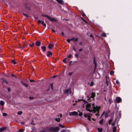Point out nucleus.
Segmentation results:
<instances>
[{"instance_id": "nucleus-1", "label": "nucleus", "mask_w": 132, "mask_h": 132, "mask_svg": "<svg viewBox=\"0 0 132 132\" xmlns=\"http://www.w3.org/2000/svg\"><path fill=\"white\" fill-rule=\"evenodd\" d=\"M86 109L90 112H93L94 113L97 112V113L95 115L97 116L98 115V113L100 109V107L95 104L94 103L91 104V103L87 104L86 106Z\"/></svg>"}, {"instance_id": "nucleus-2", "label": "nucleus", "mask_w": 132, "mask_h": 132, "mask_svg": "<svg viewBox=\"0 0 132 132\" xmlns=\"http://www.w3.org/2000/svg\"><path fill=\"white\" fill-rule=\"evenodd\" d=\"M45 130L47 132H58L59 131V128L58 127L54 128L51 127L46 128Z\"/></svg>"}, {"instance_id": "nucleus-3", "label": "nucleus", "mask_w": 132, "mask_h": 132, "mask_svg": "<svg viewBox=\"0 0 132 132\" xmlns=\"http://www.w3.org/2000/svg\"><path fill=\"white\" fill-rule=\"evenodd\" d=\"M95 96V93H91V96H90V97H88L87 98V100L89 101H90L91 100H93Z\"/></svg>"}, {"instance_id": "nucleus-4", "label": "nucleus", "mask_w": 132, "mask_h": 132, "mask_svg": "<svg viewBox=\"0 0 132 132\" xmlns=\"http://www.w3.org/2000/svg\"><path fill=\"white\" fill-rule=\"evenodd\" d=\"M42 16H43L46 17L48 19L51 21H52L54 22L56 21V19L54 18L50 17L48 15H42Z\"/></svg>"}, {"instance_id": "nucleus-5", "label": "nucleus", "mask_w": 132, "mask_h": 132, "mask_svg": "<svg viewBox=\"0 0 132 132\" xmlns=\"http://www.w3.org/2000/svg\"><path fill=\"white\" fill-rule=\"evenodd\" d=\"M69 115L70 116H78V113L76 111H73L72 112H70L69 113Z\"/></svg>"}, {"instance_id": "nucleus-6", "label": "nucleus", "mask_w": 132, "mask_h": 132, "mask_svg": "<svg viewBox=\"0 0 132 132\" xmlns=\"http://www.w3.org/2000/svg\"><path fill=\"white\" fill-rule=\"evenodd\" d=\"M64 94H69V93H71V91L70 89L65 90L64 91Z\"/></svg>"}, {"instance_id": "nucleus-7", "label": "nucleus", "mask_w": 132, "mask_h": 132, "mask_svg": "<svg viewBox=\"0 0 132 132\" xmlns=\"http://www.w3.org/2000/svg\"><path fill=\"white\" fill-rule=\"evenodd\" d=\"M91 114L90 113H88L87 114H85L84 116L85 117H87L88 118V119L89 120H90V117L91 116Z\"/></svg>"}, {"instance_id": "nucleus-8", "label": "nucleus", "mask_w": 132, "mask_h": 132, "mask_svg": "<svg viewBox=\"0 0 132 132\" xmlns=\"http://www.w3.org/2000/svg\"><path fill=\"white\" fill-rule=\"evenodd\" d=\"M122 100L121 98L120 97H117L116 98V102L119 103Z\"/></svg>"}, {"instance_id": "nucleus-9", "label": "nucleus", "mask_w": 132, "mask_h": 132, "mask_svg": "<svg viewBox=\"0 0 132 132\" xmlns=\"http://www.w3.org/2000/svg\"><path fill=\"white\" fill-rule=\"evenodd\" d=\"M40 42L38 41H36V42L35 44L36 46H39L40 45Z\"/></svg>"}, {"instance_id": "nucleus-10", "label": "nucleus", "mask_w": 132, "mask_h": 132, "mask_svg": "<svg viewBox=\"0 0 132 132\" xmlns=\"http://www.w3.org/2000/svg\"><path fill=\"white\" fill-rule=\"evenodd\" d=\"M6 128L5 127H1L0 128V132H2L6 129Z\"/></svg>"}, {"instance_id": "nucleus-11", "label": "nucleus", "mask_w": 132, "mask_h": 132, "mask_svg": "<svg viewBox=\"0 0 132 132\" xmlns=\"http://www.w3.org/2000/svg\"><path fill=\"white\" fill-rule=\"evenodd\" d=\"M53 45L52 44H50L48 46V47L50 49H51L52 47H53Z\"/></svg>"}, {"instance_id": "nucleus-12", "label": "nucleus", "mask_w": 132, "mask_h": 132, "mask_svg": "<svg viewBox=\"0 0 132 132\" xmlns=\"http://www.w3.org/2000/svg\"><path fill=\"white\" fill-rule=\"evenodd\" d=\"M71 40L73 42H75L77 40V39L76 38H73L71 39Z\"/></svg>"}, {"instance_id": "nucleus-13", "label": "nucleus", "mask_w": 132, "mask_h": 132, "mask_svg": "<svg viewBox=\"0 0 132 132\" xmlns=\"http://www.w3.org/2000/svg\"><path fill=\"white\" fill-rule=\"evenodd\" d=\"M5 104L4 102L3 101H0V104L1 105L3 106Z\"/></svg>"}, {"instance_id": "nucleus-14", "label": "nucleus", "mask_w": 132, "mask_h": 132, "mask_svg": "<svg viewBox=\"0 0 132 132\" xmlns=\"http://www.w3.org/2000/svg\"><path fill=\"white\" fill-rule=\"evenodd\" d=\"M94 60V63L95 64V69H96V62L95 61V58L94 57V60Z\"/></svg>"}, {"instance_id": "nucleus-15", "label": "nucleus", "mask_w": 132, "mask_h": 132, "mask_svg": "<svg viewBox=\"0 0 132 132\" xmlns=\"http://www.w3.org/2000/svg\"><path fill=\"white\" fill-rule=\"evenodd\" d=\"M56 1L58 3L61 4H62V2H63L62 0H56Z\"/></svg>"}, {"instance_id": "nucleus-16", "label": "nucleus", "mask_w": 132, "mask_h": 132, "mask_svg": "<svg viewBox=\"0 0 132 132\" xmlns=\"http://www.w3.org/2000/svg\"><path fill=\"white\" fill-rule=\"evenodd\" d=\"M97 130L99 132H102L103 131V129L101 128H98Z\"/></svg>"}, {"instance_id": "nucleus-17", "label": "nucleus", "mask_w": 132, "mask_h": 132, "mask_svg": "<svg viewBox=\"0 0 132 132\" xmlns=\"http://www.w3.org/2000/svg\"><path fill=\"white\" fill-rule=\"evenodd\" d=\"M101 36L106 37V34L104 33H103L101 34Z\"/></svg>"}, {"instance_id": "nucleus-18", "label": "nucleus", "mask_w": 132, "mask_h": 132, "mask_svg": "<svg viewBox=\"0 0 132 132\" xmlns=\"http://www.w3.org/2000/svg\"><path fill=\"white\" fill-rule=\"evenodd\" d=\"M41 48L44 51H45L46 50V47L45 46H42L41 47Z\"/></svg>"}, {"instance_id": "nucleus-19", "label": "nucleus", "mask_w": 132, "mask_h": 132, "mask_svg": "<svg viewBox=\"0 0 132 132\" xmlns=\"http://www.w3.org/2000/svg\"><path fill=\"white\" fill-rule=\"evenodd\" d=\"M47 56H48L52 54V52L50 51H48L47 52Z\"/></svg>"}, {"instance_id": "nucleus-20", "label": "nucleus", "mask_w": 132, "mask_h": 132, "mask_svg": "<svg viewBox=\"0 0 132 132\" xmlns=\"http://www.w3.org/2000/svg\"><path fill=\"white\" fill-rule=\"evenodd\" d=\"M117 119V118H115L114 122H113L111 123V125L112 126H113L115 124V122L116 121Z\"/></svg>"}, {"instance_id": "nucleus-21", "label": "nucleus", "mask_w": 132, "mask_h": 132, "mask_svg": "<svg viewBox=\"0 0 132 132\" xmlns=\"http://www.w3.org/2000/svg\"><path fill=\"white\" fill-rule=\"evenodd\" d=\"M116 127H114L113 129V131L114 132H115L116 131Z\"/></svg>"}, {"instance_id": "nucleus-22", "label": "nucleus", "mask_w": 132, "mask_h": 132, "mask_svg": "<svg viewBox=\"0 0 132 132\" xmlns=\"http://www.w3.org/2000/svg\"><path fill=\"white\" fill-rule=\"evenodd\" d=\"M22 112L21 111H19L18 112V114L19 115H20L22 114Z\"/></svg>"}, {"instance_id": "nucleus-23", "label": "nucleus", "mask_w": 132, "mask_h": 132, "mask_svg": "<svg viewBox=\"0 0 132 132\" xmlns=\"http://www.w3.org/2000/svg\"><path fill=\"white\" fill-rule=\"evenodd\" d=\"M113 119V118H112L111 119L109 120V124H110L112 122V121Z\"/></svg>"}, {"instance_id": "nucleus-24", "label": "nucleus", "mask_w": 132, "mask_h": 132, "mask_svg": "<svg viewBox=\"0 0 132 132\" xmlns=\"http://www.w3.org/2000/svg\"><path fill=\"white\" fill-rule=\"evenodd\" d=\"M59 126L61 128H64L65 127V126H64L61 124H59Z\"/></svg>"}, {"instance_id": "nucleus-25", "label": "nucleus", "mask_w": 132, "mask_h": 132, "mask_svg": "<svg viewBox=\"0 0 132 132\" xmlns=\"http://www.w3.org/2000/svg\"><path fill=\"white\" fill-rule=\"evenodd\" d=\"M11 62L14 64H15L16 63V62L14 60H12L11 61Z\"/></svg>"}, {"instance_id": "nucleus-26", "label": "nucleus", "mask_w": 132, "mask_h": 132, "mask_svg": "<svg viewBox=\"0 0 132 132\" xmlns=\"http://www.w3.org/2000/svg\"><path fill=\"white\" fill-rule=\"evenodd\" d=\"M23 84L24 86H25V87H27L28 86V85L27 84L23 83Z\"/></svg>"}, {"instance_id": "nucleus-27", "label": "nucleus", "mask_w": 132, "mask_h": 132, "mask_svg": "<svg viewBox=\"0 0 132 132\" xmlns=\"http://www.w3.org/2000/svg\"><path fill=\"white\" fill-rule=\"evenodd\" d=\"M105 117V118L107 117L108 116V115L107 113H106L104 115Z\"/></svg>"}, {"instance_id": "nucleus-28", "label": "nucleus", "mask_w": 132, "mask_h": 132, "mask_svg": "<svg viewBox=\"0 0 132 132\" xmlns=\"http://www.w3.org/2000/svg\"><path fill=\"white\" fill-rule=\"evenodd\" d=\"M114 73V72L112 71H110V74L111 75H112Z\"/></svg>"}, {"instance_id": "nucleus-29", "label": "nucleus", "mask_w": 132, "mask_h": 132, "mask_svg": "<svg viewBox=\"0 0 132 132\" xmlns=\"http://www.w3.org/2000/svg\"><path fill=\"white\" fill-rule=\"evenodd\" d=\"M55 120L59 122L60 121V119L59 118H56L55 119Z\"/></svg>"}, {"instance_id": "nucleus-30", "label": "nucleus", "mask_w": 132, "mask_h": 132, "mask_svg": "<svg viewBox=\"0 0 132 132\" xmlns=\"http://www.w3.org/2000/svg\"><path fill=\"white\" fill-rule=\"evenodd\" d=\"M79 115L80 116H81L82 115V113L81 112H80L79 113Z\"/></svg>"}, {"instance_id": "nucleus-31", "label": "nucleus", "mask_w": 132, "mask_h": 132, "mask_svg": "<svg viewBox=\"0 0 132 132\" xmlns=\"http://www.w3.org/2000/svg\"><path fill=\"white\" fill-rule=\"evenodd\" d=\"M116 82L117 84L118 85L120 84L118 80H116Z\"/></svg>"}, {"instance_id": "nucleus-32", "label": "nucleus", "mask_w": 132, "mask_h": 132, "mask_svg": "<svg viewBox=\"0 0 132 132\" xmlns=\"http://www.w3.org/2000/svg\"><path fill=\"white\" fill-rule=\"evenodd\" d=\"M24 130L23 129H20L19 130L20 132H23Z\"/></svg>"}, {"instance_id": "nucleus-33", "label": "nucleus", "mask_w": 132, "mask_h": 132, "mask_svg": "<svg viewBox=\"0 0 132 132\" xmlns=\"http://www.w3.org/2000/svg\"><path fill=\"white\" fill-rule=\"evenodd\" d=\"M7 115V114L6 113H4L3 114V115L4 116H6Z\"/></svg>"}, {"instance_id": "nucleus-34", "label": "nucleus", "mask_w": 132, "mask_h": 132, "mask_svg": "<svg viewBox=\"0 0 132 132\" xmlns=\"http://www.w3.org/2000/svg\"><path fill=\"white\" fill-rule=\"evenodd\" d=\"M103 120H100L99 122V123L100 124L102 123L103 122Z\"/></svg>"}, {"instance_id": "nucleus-35", "label": "nucleus", "mask_w": 132, "mask_h": 132, "mask_svg": "<svg viewBox=\"0 0 132 132\" xmlns=\"http://www.w3.org/2000/svg\"><path fill=\"white\" fill-rule=\"evenodd\" d=\"M67 59L66 58H65L63 60V61L65 63H66V61L65 60Z\"/></svg>"}, {"instance_id": "nucleus-36", "label": "nucleus", "mask_w": 132, "mask_h": 132, "mask_svg": "<svg viewBox=\"0 0 132 132\" xmlns=\"http://www.w3.org/2000/svg\"><path fill=\"white\" fill-rule=\"evenodd\" d=\"M71 40V39H67V42H68V43L69 42H70V41Z\"/></svg>"}, {"instance_id": "nucleus-37", "label": "nucleus", "mask_w": 132, "mask_h": 132, "mask_svg": "<svg viewBox=\"0 0 132 132\" xmlns=\"http://www.w3.org/2000/svg\"><path fill=\"white\" fill-rule=\"evenodd\" d=\"M94 84V83L92 81L91 83H90V85L91 86H93Z\"/></svg>"}, {"instance_id": "nucleus-38", "label": "nucleus", "mask_w": 132, "mask_h": 132, "mask_svg": "<svg viewBox=\"0 0 132 132\" xmlns=\"http://www.w3.org/2000/svg\"><path fill=\"white\" fill-rule=\"evenodd\" d=\"M72 55H71V54H69L68 56V57L69 58H71V57H72Z\"/></svg>"}, {"instance_id": "nucleus-39", "label": "nucleus", "mask_w": 132, "mask_h": 132, "mask_svg": "<svg viewBox=\"0 0 132 132\" xmlns=\"http://www.w3.org/2000/svg\"><path fill=\"white\" fill-rule=\"evenodd\" d=\"M60 132H66V131L65 130H63L61 131Z\"/></svg>"}, {"instance_id": "nucleus-40", "label": "nucleus", "mask_w": 132, "mask_h": 132, "mask_svg": "<svg viewBox=\"0 0 132 132\" xmlns=\"http://www.w3.org/2000/svg\"><path fill=\"white\" fill-rule=\"evenodd\" d=\"M34 45V43H33L32 45H31L30 44V46L31 47H32Z\"/></svg>"}, {"instance_id": "nucleus-41", "label": "nucleus", "mask_w": 132, "mask_h": 132, "mask_svg": "<svg viewBox=\"0 0 132 132\" xmlns=\"http://www.w3.org/2000/svg\"><path fill=\"white\" fill-rule=\"evenodd\" d=\"M73 50L75 51H76V48H75L74 46L73 47Z\"/></svg>"}, {"instance_id": "nucleus-42", "label": "nucleus", "mask_w": 132, "mask_h": 132, "mask_svg": "<svg viewBox=\"0 0 132 132\" xmlns=\"http://www.w3.org/2000/svg\"><path fill=\"white\" fill-rule=\"evenodd\" d=\"M23 47H26V45L24 43L23 44Z\"/></svg>"}, {"instance_id": "nucleus-43", "label": "nucleus", "mask_w": 132, "mask_h": 132, "mask_svg": "<svg viewBox=\"0 0 132 132\" xmlns=\"http://www.w3.org/2000/svg\"><path fill=\"white\" fill-rule=\"evenodd\" d=\"M81 19H82V20L84 22H86V21L84 19H83L82 18H81Z\"/></svg>"}, {"instance_id": "nucleus-44", "label": "nucleus", "mask_w": 132, "mask_h": 132, "mask_svg": "<svg viewBox=\"0 0 132 132\" xmlns=\"http://www.w3.org/2000/svg\"><path fill=\"white\" fill-rule=\"evenodd\" d=\"M75 56L77 58L78 57V54H75Z\"/></svg>"}, {"instance_id": "nucleus-45", "label": "nucleus", "mask_w": 132, "mask_h": 132, "mask_svg": "<svg viewBox=\"0 0 132 132\" xmlns=\"http://www.w3.org/2000/svg\"><path fill=\"white\" fill-rule=\"evenodd\" d=\"M42 22V21H40L39 20H38V23H41Z\"/></svg>"}, {"instance_id": "nucleus-46", "label": "nucleus", "mask_w": 132, "mask_h": 132, "mask_svg": "<svg viewBox=\"0 0 132 132\" xmlns=\"http://www.w3.org/2000/svg\"><path fill=\"white\" fill-rule=\"evenodd\" d=\"M72 72H69V73L68 74L69 75H71L72 74Z\"/></svg>"}, {"instance_id": "nucleus-47", "label": "nucleus", "mask_w": 132, "mask_h": 132, "mask_svg": "<svg viewBox=\"0 0 132 132\" xmlns=\"http://www.w3.org/2000/svg\"><path fill=\"white\" fill-rule=\"evenodd\" d=\"M30 82H32L33 81H34V80H31V79H30Z\"/></svg>"}, {"instance_id": "nucleus-48", "label": "nucleus", "mask_w": 132, "mask_h": 132, "mask_svg": "<svg viewBox=\"0 0 132 132\" xmlns=\"http://www.w3.org/2000/svg\"><path fill=\"white\" fill-rule=\"evenodd\" d=\"M43 25L45 27L46 26V24L44 23L43 24Z\"/></svg>"}, {"instance_id": "nucleus-49", "label": "nucleus", "mask_w": 132, "mask_h": 132, "mask_svg": "<svg viewBox=\"0 0 132 132\" xmlns=\"http://www.w3.org/2000/svg\"><path fill=\"white\" fill-rule=\"evenodd\" d=\"M83 101H84V103H86L87 102V101H85V100H84Z\"/></svg>"}, {"instance_id": "nucleus-50", "label": "nucleus", "mask_w": 132, "mask_h": 132, "mask_svg": "<svg viewBox=\"0 0 132 132\" xmlns=\"http://www.w3.org/2000/svg\"><path fill=\"white\" fill-rule=\"evenodd\" d=\"M53 85V83H52L51 85V87L52 88Z\"/></svg>"}, {"instance_id": "nucleus-51", "label": "nucleus", "mask_w": 132, "mask_h": 132, "mask_svg": "<svg viewBox=\"0 0 132 132\" xmlns=\"http://www.w3.org/2000/svg\"><path fill=\"white\" fill-rule=\"evenodd\" d=\"M82 16H84L85 15V14L84 13H82Z\"/></svg>"}, {"instance_id": "nucleus-52", "label": "nucleus", "mask_w": 132, "mask_h": 132, "mask_svg": "<svg viewBox=\"0 0 132 132\" xmlns=\"http://www.w3.org/2000/svg\"><path fill=\"white\" fill-rule=\"evenodd\" d=\"M41 23L42 24H43L44 23V22L43 21H42Z\"/></svg>"}, {"instance_id": "nucleus-53", "label": "nucleus", "mask_w": 132, "mask_h": 132, "mask_svg": "<svg viewBox=\"0 0 132 132\" xmlns=\"http://www.w3.org/2000/svg\"><path fill=\"white\" fill-rule=\"evenodd\" d=\"M61 34L62 35V36L63 35V32H62L61 33Z\"/></svg>"}, {"instance_id": "nucleus-54", "label": "nucleus", "mask_w": 132, "mask_h": 132, "mask_svg": "<svg viewBox=\"0 0 132 132\" xmlns=\"http://www.w3.org/2000/svg\"><path fill=\"white\" fill-rule=\"evenodd\" d=\"M8 91H9V92H10V89H8Z\"/></svg>"}, {"instance_id": "nucleus-55", "label": "nucleus", "mask_w": 132, "mask_h": 132, "mask_svg": "<svg viewBox=\"0 0 132 132\" xmlns=\"http://www.w3.org/2000/svg\"><path fill=\"white\" fill-rule=\"evenodd\" d=\"M82 50V49H80L79 50V51H81Z\"/></svg>"}, {"instance_id": "nucleus-56", "label": "nucleus", "mask_w": 132, "mask_h": 132, "mask_svg": "<svg viewBox=\"0 0 132 132\" xmlns=\"http://www.w3.org/2000/svg\"><path fill=\"white\" fill-rule=\"evenodd\" d=\"M62 116V114H60V117H61V116Z\"/></svg>"}, {"instance_id": "nucleus-57", "label": "nucleus", "mask_w": 132, "mask_h": 132, "mask_svg": "<svg viewBox=\"0 0 132 132\" xmlns=\"http://www.w3.org/2000/svg\"><path fill=\"white\" fill-rule=\"evenodd\" d=\"M105 101H106V99L105 97Z\"/></svg>"}, {"instance_id": "nucleus-58", "label": "nucleus", "mask_w": 132, "mask_h": 132, "mask_svg": "<svg viewBox=\"0 0 132 132\" xmlns=\"http://www.w3.org/2000/svg\"><path fill=\"white\" fill-rule=\"evenodd\" d=\"M52 31H53L54 32H55V31H54V30H52Z\"/></svg>"}, {"instance_id": "nucleus-59", "label": "nucleus", "mask_w": 132, "mask_h": 132, "mask_svg": "<svg viewBox=\"0 0 132 132\" xmlns=\"http://www.w3.org/2000/svg\"><path fill=\"white\" fill-rule=\"evenodd\" d=\"M106 83H107V79H106Z\"/></svg>"}, {"instance_id": "nucleus-60", "label": "nucleus", "mask_w": 132, "mask_h": 132, "mask_svg": "<svg viewBox=\"0 0 132 132\" xmlns=\"http://www.w3.org/2000/svg\"><path fill=\"white\" fill-rule=\"evenodd\" d=\"M24 15H25V16H27V15H26V14H24Z\"/></svg>"}, {"instance_id": "nucleus-61", "label": "nucleus", "mask_w": 132, "mask_h": 132, "mask_svg": "<svg viewBox=\"0 0 132 132\" xmlns=\"http://www.w3.org/2000/svg\"><path fill=\"white\" fill-rule=\"evenodd\" d=\"M55 76H53V77H55Z\"/></svg>"}, {"instance_id": "nucleus-62", "label": "nucleus", "mask_w": 132, "mask_h": 132, "mask_svg": "<svg viewBox=\"0 0 132 132\" xmlns=\"http://www.w3.org/2000/svg\"><path fill=\"white\" fill-rule=\"evenodd\" d=\"M110 101V100H109V101Z\"/></svg>"}, {"instance_id": "nucleus-63", "label": "nucleus", "mask_w": 132, "mask_h": 132, "mask_svg": "<svg viewBox=\"0 0 132 132\" xmlns=\"http://www.w3.org/2000/svg\"><path fill=\"white\" fill-rule=\"evenodd\" d=\"M93 120H94V119H92Z\"/></svg>"}, {"instance_id": "nucleus-64", "label": "nucleus", "mask_w": 132, "mask_h": 132, "mask_svg": "<svg viewBox=\"0 0 132 132\" xmlns=\"http://www.w3.org/2000/svg\"><path fill=\"white\" fill-rule=\"evenodd\" d=\"M30 98H31V97H30Z\"/></svg>"}]
</instances>
